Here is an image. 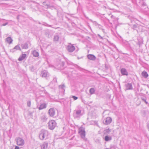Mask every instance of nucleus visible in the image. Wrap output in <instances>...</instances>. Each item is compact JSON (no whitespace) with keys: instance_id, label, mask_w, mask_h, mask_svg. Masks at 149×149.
Wrapping results in <instances>:
<instances>
[{"instance_id":"obj_26","label":"nucleus","mask_w":149,"mask_h":149,"mask_svg":"<svg viewBox=\"0 0 149 149\" xmlns=\"http://www.w3.org/2000/svg\"><path fill=\"white\" fill-rule=\"evenodd\" d=\"M70 97L73 98L74 100H76L78 99V97H77L73 95L70 96Z\"/></svg>"},{"instance_id":"obj_32","label":"nucleus","mask_w":149,"mask_h":149,"mask_svg":"<svg viewBox=\"0 0 149 149\" xmlns=\"http://www.w3.org/2000/svg\"><path fill=\"white\" fill-rule=\"evenodd\" d=\"M97 36L101 39H103V37L101 36L100 35H99V34H98L97 35Z\"/></svg>"},{"instance_id":"obj_1","label":"nucleus","mask_w":149,"mask_h":149,"mask_svg":"<svg viewBox=\"0 0 149 149\" xmlns=\"http://www.w3.org/2000/svg\"><path fill=\"white\" fill-rule=\"evenodd\" d=\"M49 135V133L47 130L42 129L39 134V138L41 140H46L48 138Z\"/></svg>"},{"instance_id":"obj_37","label":"nucleus","mask_w":149,"mask_h":149,"mask_svg":"<svg viewBox=\"0 0 149 149\" xmlns=\"http://www.w3.org/2000/svg\"><path fill=\"white\" fill-rule=\"evenodd\" d=\"M113 17V16H111V17Z\"/></svg>"},{"instance_id":"obj_35","label":"nucleus","mask_w":149,"mask_h":149,"mask_svg":"<svg viewBox=\"0 0 149 149\" xmlns=\"http://www.w3.org/2000/svg\"><path fill=\"white\" fill-rule=\"evenodd\" d=\"M136 25H134V27L135 28H136Z\"/></svg>"},{"instance_id":"obj_31","label":"nucleus","mask_w":149,"mask_h":149,"mask_svg":"<svg viewBox=\"0 0 149 149\" xmlns=\"http://www.w3.org/2000/svg\"><path fill=\"white\" fill-rule=\"evenodd\" d=\"M8 24V22H6L2 24V26H5L6 25Z\"/></svg>"},{"instance_id":"obj_6","label":"nucleus","mask_w":149,"mask_h":149,"mask_svg":"<svg viewBox=\"0 0 149 149\" xmlns=\"http://www.w3.org/2000/svg\"><path fill=\"white\" fill-rule=\"evenodd\" d=\"M75 47L71 43L69 44L67 47V49L70 52H72L75 49Z\"/></svg>"},{"instance_id":"obj_4","label":"nucleus","mask_w":149,"mask_h":149,"mask_svg":"<svg viewBox=\"0 0 149 149\" xmlns=\"http://www.w3.org/2000/svg\"><path fill=\"white\" fill-rule=\"evenodd\" d=\"M82 115V114L81 113V110L78 109L74 111L73 116L74 118H79Z\"/></svg>"},{"instance_id":"obj_34","label":"nucleus","mask_w":149,"mask_h":149,"mask_svg":"<svg viewBox=\"0 0 149 149\" xmlns=\"http://www.w3.org/2000/svg\"><path fill=\"white\" fill-rule=\"evenodd\" d=\"M144 0H140V3H141V2H142V3H143V1Z\"/></svg>"},{"instance_id":"obj_15","label":"nucleus","mask_w":149,"mask_h":149,"mask_svg":"<svg viewBox=\"0 0 149 149\" xmlns=\"http://www.w3.org/2000/svg\"><path fill=\"white\" fill-rule=\"evenodd\" d=\"M120 72L123 75L127 76L128 74L127 72L126 69L125 68H122L120 70Z\"/></svg>"},{"instance_id":"obj_25","label":"nucleus","mask_w":149,"mask_h":149,"mask_svg":"<svg viewBox=\"0 0 149 149\" xmlns=\"http://www.w3.org/2000/svg\"><path fill=\"white\" fill-rule=\"evenodd\" d=\"M95 91V90L93 88H91L90 90V93L91 94L94 93Z\"/></svg>"},{"instance_id":"obj_9","label":"nucleus","mask_w":149,"mask_h":149,"mask_svg":"<svg viewBox=\"0 0 149 149\" xmlns=\"http://www.w3.org/2000/svg\"><path fill=\"white\" fill-rule=\"evenodd\" d=\"M112 119L110 117H108L103 121V123L104 124L107 125L109 124L111 122Z\"/></svg>"},{"instance_id":"obj_23","label":"nucleus","mask_w":149,"mask_h":149,"mask_svg":"<svg viewBox=\"0 0 149 149\" xmlns=\"http://www.w3.org/2000/svg\"><path fill=\"white\" fill-rule=\"evenodd\" d=\"M142 76L145 78H147L148 76V74L145 71H143L141 73Z\"/></svg>"},{"instance_id":"obj_17","label":"nucleus","mask_w":149,"mask_h":149,"mask_svg":"<svg viewBox=\"0 0 149 149\" xmlns=\"http://www.w3.org/2000/svg\"><path fill=\"white\" fill-rule=\"evenodd\" d=\"M111 132V130L110 129L108 128V129H106L104 131V134L105 135H108V134H110Z\"/></svg>"},{"instance_id":"obj_13","label":"nucleus","mask_w":149,"mask_h":149,"mask_svg":"<svg viewBox=\"0 0 149 149\" xmlns=\"http://www.w3.org/2000/svg\"><path fill=\"white\" fill-rule=\"evenodd\" d=\"M17 50H21V49L19 45H17L15 46L13 49L10 50V52H14L16 51Z\"/></svg>"},{"instance_id":"obj_8","label":"nucleus","mask_w":149,"mask_h":149,"mask_svg":"<svg viewBox=\"0 0 149 149\" xmlns=\"http://www.w3.org/2000/svg\"><path fill=\"white\" fill-rule=\"evenodd\" d=\"M111 134V135H106L104 138V140L107 142L111 141L112 139V136L113 134V132H112Z\"/></svg>"},{"instance_id":"obj_20","label":"nucleus","mask_w":149,"mask_h":149,"mask_svg":"<svg viewBox=\"0 0 149 149\" xmlns=\"http://www.w3.org/2000/svg\"><path fill=\"white\" fill-rule=\"evenodd\" d=\"M126 89L127 90L132 89V85L131 84L128 83L126 85Z\"/></svg>"},{"instance_id":"obj_5","label":"nucleus","mask_w":149,"mask_h":149,"mask_svg":"<svg viewBox=\"0 0 149 149\" xmlns=\"http://www.w3.org/2000/svg\"><path fill=\"white\" fill-rule=\"evenodd\" d=\"M79 133L81 137L84 140L85 139V132L84 129L83 128H79Z\"/></svg>"},{"instance_id":"obj_29","label":"nucleus","mask_w":149,"mask_h":149,"mask_svg":"<svg viewBox=\"0 0 149 149\" xmlns=\"http://www.w3.org/2000/svg\"><path fill=\"white\" fill-rule=\"evenodd\" d=\"M59 87L60 88H61L63 89L65 87V86L64 84H63L62 85H61L59 86Z\"/></svg>"},{"instance_id":"obj_10","label":"nucleus","mask_w":149,"mask_h":149,"mask_svg":"<svg viewBox=\"0 0 149 149\" xmlns=\"http://www.w3.org/2000/svg\"><path fill=\"white\" fill-rule=\"evenodd\" d=\"M60 36V33H56L54 36V38H53V41L55 42H57L58 41L59 38Z\"/></svg>"},{"instance_id":"obj_12","label":"nucleus","mask_w":149,"mask_h":149,"mask_svg":"<svg viewBox=\"0 0 149 149\" xmlns=\"http://www.w3.org/2000/svg\"><path fill=\"white\" fill-rule=\"evenodd\" d=\"M41 149H48V143L47 142H45L41 145Z\"/></svg>"},{"instance_id":"obj_16","label":"nucleus","mask_w":149,"mask_h":149,"mask_svg":"<svg viewBox=\"0 0 149 149\" xmlns=\"http://www.w3.org/2000/svg\"><path fill=\"white\" fill-rule=\"evenodd\" d=\"M47 116L45 114H43L41 117V120L43 122H45L47 121Z\"/></svg>"},{"instance_id":"obj_11","label":"nucleus","mask_w":149,"mask_h":149,"mask_svg":"<svg viewBox=\"0 0 149 149\" xmlns=\"http://www.w3.org/2000/svg\"><path fill=\"white\" fill-rule=\"evenodd\" d=\"M49 115L51 117L53 116L55 114V111L53 108H50L48 111Z\"/></svg>"},{"instance_id":"obj_21","label":"nucleus","mask_w":149,"mask_h":149,"mask_svg":"<svg viewBox=\"0 0 149 149\" xmlns=\"http://www.w3.org/2000/svg\"><path fill=\"white\" fill-rule=\"evenodd\" d=\"M6 41L9 44H11L13 41V40L10 37H7L6 39Z\"/></svg>"},{"instance_id":"obj_3","label":"nucleus","mask_w":149,"mask_h":149,"mask_svg":"<svg viewBox=\"0 0 149 149\" xmlns=\"http://www.w3.org/2000/svg\"><path fill=\"white\" fill-rule=\"evenodd\" d=\"M15 140L17 142V144L19 146H22L24 144V140L21 138H17L15 139Z\"/></svg>"},{"instance_id":"obj_2","label":"nucleus","mask_w":149,"mask_h":149,"mask_svg":"<svg viewBox=\"0 0 149 149\" xmlns=\"http://www.w3.org/2000/svg\"><path fill=\"white\" fill-rule=\"evenodd\" d=\"M56 123L54 120H50L48 123V126L49 129L50 130L54 129L56 125Z\"/></svg>"},{"instance_id":"obj_28","label":"nucleus","mask_w":149,"mask_h":149,"mask_svg":"<svg viewBox=\"0 0 149 149\" xmlns=\"http://www.w3.org/2000/svg\"><path fill=\"white\" fill-rule=\"evenodd\" d=\"M27 105L29 107H30L31 105V102L30 101H28L27 102Z\"/></svg>"},{"instance_id":"obj_27","label":"nucleus","mask_w":149,"mask_h":149,"mask_svg":"<svg viewBox=\"0 0 149 149\" xmlns=\"http://www.w3.org/2000/svg\"><path fill=\"white\" fill-rule=\"evenodd\" d=\"M141 99L143 101L145 102L146 104H148V102L146 101V98L141 97Z\"/></svg>"},{"instance_id":"obj_7","label":"nucleus","mask_w":149,"mask_h":149,"mask_svg":"<svg viewBox=\"0 0 149 149\" xmlns=\"http://www.w3.org/2000/svg\"><path fill=\"white\" fill-rule=\"evenodd\" d=\"M41 75L42 77L45 78L47 79L49 77V74L47 71L44 70L41 72Z\"/></svg>"},{"instance_id":"obj_30","label":"nucleus","mask_w":149,"mask_h":149,"mask_svg":"<svg viewBox=\"0 0 149 149\" xmlns=\"http://www.w3.org/2000/svg\"><path fill=\"white\" fill-rule=\"evenodd\" d=\"M30 68L31 69V70L32 71H34V69H33V66H31L30 67Z\"/></svg>"},{"instance_id":"obj_18","label":"nucleus","mask_w":149,"mask_h":149,"mask_svg":"<svg viewBox=\"0 0 149 149\" xmlns=\"http://www.w3.org/2000/svg\"><path fill=\"white\" fill-rule=\"evenodd\" d=\"M88 59L91 60H95L96 59V57L93 55L90 54L87 56Z\"/></svg>"},{"instance_id":"obj_24","label":"nucleus","mask_w":149,"mask_h":149,"mask_svg":"<svg viewBox=\"0 0 149 149\" xmlns=\"http://www.w3.org/2000/svg\"><path fill=\"white\" fill-rule=\"evenodd\" d=\"M32 54L35 57H38L39 56V53L36 50H34L32 52Z\"/></svg>"},{"instance_id":"obj_14","label":"nucleus","mask_w":149,"mask_h":149,"mask_svg":"<svg viewBox=\"0 0 149 149\" xmlns=\"http://www.w3.org/2000/svg\"><path fill=\"white\" fill-rule=\"evenodd\" d=\"M47 104L45 103H43L41 104L40 105L39 107H38V109L39 110H41L45 108L47 106Z\"/></svg>"},{"instance_id":"obj_33","label":"nucleus","mask_w":149,"mask_h":149,"mask_svg":"<svg viewBox=\"0 0 149 149\" xmlns=\"http://www.w3.org/2000/svg\"><path fill=\"white\" fill-rule=\"evenodd\" d=\"M15 149H20L19 147L17 146H15Z\"/></svg>"},{"instance_id":"obj_22","label":"nucleus","mask_w":149,"mask_h":149,"mask_svg":"<svg viewBox=\"0 0 149 149\" xmlns=\"http://www.w3.org/2000/svg\"><path fill=\"white\" fill-rule=\"evenodd\" d=\"M21 47L23 49H27L28 48V44L25 43L21 45Z\"/></svg>"},{"instance_id":"obj_36","label":"nucleus","mask_w":149,"mask_h":149,"mask_svg":"<svg viewBox=\"0 0 149 149\" xmlns=\"http://www.w3.org/2000/svg\"><path fill=\"white\" fill-rule=\"evenodd\" d=\"M116 19L117 20H118V19L117 18H116Z\"/></svg>"},{"instance_id":"obj_19","label":"nucleus","mask_w":149,"mask_h":149,"mask_svg":"<svg viewBox=\"0 0 149 149\" xmlns=\"http://www.w3.org/2000/svg\"><path fill=\"white\" fill-rule=\"evenodd\" d=\"M26 57V54H23L20 56L18 58V60L19 61H22Z\"/></svg>"}]
</instances>
